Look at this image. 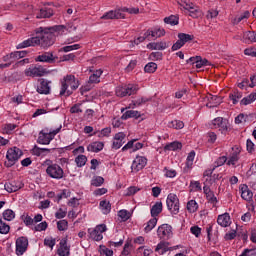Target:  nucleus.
<instances>
[{
	"label": "nucleus",
	"mask_w": 256,
	"mask_h": 256,
	"mask_svg": "<svg viewBox=\"0 0 256 256\" xmlns=\"http://www.w3.org/2000/svg\"><path fill=\"white\" fill-rule=\"evenodd\" d=\"M36 36L24 40L17 45V49H25V47H35L41 45L43 49L51 47L55 43V34L49 28L39 27L35 30Z\"/></svg>",
	"instance_id": "f257e3e1"
},
{
	"label": "nucleus",
	"mask_w": 256,
	"mask_h": 256,
	"mask_svg": "<svg viewBox=\"0 0 256 256\" xmlns=\"http://www.w3.org/2000/svg\"><path fill=\"white\" fill-rule=\"evenodd\" d=\"M81 83H79V79L75 78V75H66L61 80V90H60V96L61 97H70V95H73V91H77L79 89V86Z\"/></svg>",
	"instance_id": "f03ea898"
},
{
	"label": "nucleus",
	"mask_w": 256,
	"mask_h": 256,
	"mask_svg": "<svg viewBox=\"0 0 256 256\" xmlns=\"http://www.w3.org/2000/svg\"><path fill=\"white\" fill-rule=\"evenodd\" d=\"M61 129H63L61 124L55 130H49V128L43 129L39 132L37 143L40 145H49V143L55 139V135L61 132Z\"/></svg>",
	"instance_id": "7ed1b4c3"
},
{
	"label": "nucleus",
	"mask_w": 256,
	"mask_h": 256,
	"mask_svg": "<svg viewBox=\"0 0 256 256\" xmlns=\"http://www.w3.org/2000/svg\"><path fill=\"white\" fill-rule=\"evenodd\" d=\"M45 163L48 165L46 173L51 177V179L59 180L65 177V171H63V168H61L59 164H52L51 160H46Z\"/></svg>",
	"instance_id": "20e7f679"
},
{
	"label": "nucleus",
	"mask_w": 256,
	"mask_h": 256,
	"mask_svg": "<svg viewBox=\"0 0 256 256\" xmlns=\"http://www.w3.org/2000/svg\"><path fill=\"white\" fill-rule=\"evenodd\" d=\"M23 155V151L17 147H13L8 149L6 154L7 161L4 162L5 167H13L15 163L21 159V156Z\"/></svg>",
	"instance_id": "39448f33"
},
{
	"label": "nucleus",
	"mask_w": 256,
	"mask_h": 256,
	"mask_svg": "<svg viewBox=\"0 0 256 256\" xmlns=\"http://www.w3.org/2000/svg\"><path fill=\"white\" fill-rule=\"evenodd\" d=\"M137 91H139V86L128 84L126 86H118L116 88V95L117 97H127V95L131 96L137 94Z\"/></svg>",
	"instance_id": "423d86ee"
},
{
	"label": "nucleus",
	"mask_w": 256,
	"mask_h": 256,
	"mask_svg": "<svg viewBox=\"0 0 256 256\" xmlns=\"http://www.w3.org/2000/svg\"><path fill=\"white\" fill-rule=\"evenodd\" d=\"M107 231V226L104 224H100L96 226L95 228H89L88 233L90 239H93V241H101L103 239V233Z\"/></svg>",
	"instance_id": "0eeeda50"
},
{
	"label": "nucleus",
	"mask_w": 256,
	"mask_h": 256,
	"mask_svg": "<svg viewBox=\"0 0 256 256\" xmlns=\"http://www.w3.org/2000/svg\"><path fill=\"white\" fill-rule=\"evenodd\" d=\"M173 228L169 224H162L157 229V235L159 239L167 241L173 237Z\"/></svg>",
	"instance_id": "6e6552de"
},
{
	"label": "nucleus",
	"mask_w": 256,
	"mask_h": 256,
	"mask_svg": "<svg viewBox=\"0 0 256 256\" xmlns=\"http://www.w3.org/2000/svg\"><path fill=\"white\" fill-rule=\"evenodd\" d=\"M167 207L173 215L179 213V198L175 194H169L166 200Z\"/></svg>",
	"instance_id": "1a4fd4ad"
},
{
	"label": "nucleus",
	"mask_w": 256,
	"mask_h": 256,
	"mask_svg": "<svg viewBox=\"0 0 256 256\" xmlns=\"http://www.w3.org/2000/svg\"><path fill=\"white\" fill-rule=\"evenodd\" d=\"M29 247V240L25 236H21L16 240V255L21 256Z\"/></svg>",
	"instance_id": "9d476101"
},
{
	"label": "nucleus",
	"mask_w": 256,
	"mask_h": 256,
	"mask_svg": "<svg viewBox=\"0 0 256 256\" xmlns=\"http://www.w3.org/2000/svg\"><path fill=\"white\" fill-rule=\"evenodd\" d=\"M212 125L215 129H219L221 133H227L229 131V121L227 119H223L222 117L215 118L212 121Z\"/></svg>",
	"instance_id": "9b49d317"
},
{
	"label": "nucleus",
	"mask_w": 256,
	"mask_h": 256,
	"mask_svg": "<svg viewBox=\"0 0 256 256\" xmlns=\"http://www.w3.org/2000/svg\"><path fill=\"white\" fill-rule=\"evenodd\" d=\"M147 165V158L143 156H136L134 161L132 162L131 169L134 173H139L142 169H145Z\"/></svg>",
	"instance_id": "f8f14e48"
},
{
	"label": "nucleus",
	"mask_w": 256,
	"mask_h": 256,
	"mask_svg": "<svg viewBox=\"0 0 256 256\" xmlns=\"http://www.w3.org/2000/svg\"><path fill=\"white\" fill-rule=\"evenodd\" d=\"M127 135L125 132H118L114 135L112 149H121L125 145V138Z\"/></svg>",
	"instance_id": "ddd939ff"
},
{
	"label": "nucleus",
	"mask_w": 256,
	"mask_h": 256,
	"mask_svg": "<svg viewBox=\"0 0 256 256\" xmlns=\"http://www.w3.org/2000/svg\"><path fill=\"white\" fill-rule=\"evenodd\" d=\"M47 71L42 66L28 68L25 70L26 77H43Z\"/></svg>",
	"instance_id": "4468645a"
},
{
	"label": "nucleus",
	"mask_w": 256,
	"mask_h": 256,
	"mask_svg": "<svg viewBox=\"0 0 256 256\" xmlns=\"http://www.w3.org/2000/svg\"><path fill=\"white\" fill-rule=\"evenodd\" d=\"M23 187L24 184L21 180H14L4 185V188L8 193H15L16 191H19V189H23Z\"/></svg>",
	"instance_id": "2eb2a0df"
},
{
	"label": "nucleus",
	"mask_w": 256,
	"mask_h": 256,
	"mask_svg": "<svg viewBox=\"0 0 256 256\" xmlns=\"http://www.w3.org/2000/svg\"><path fill=\"white\" fill-rule=\"evenodd\" d=\"M101 19H125V14L122 9L111 10L106 12Z\"/></svg>",
	"instance_id": "dca6fc26"
},
{
	"label": "nucleus",
	"mask_w": 256,
	"mask_h": 256,
	"mask_svg": "<svg viewBox=\"0 0 256 256\" xmlns=\"http://www.w3.org/2000/svg\"><path fill=\"white\" fill-rule=\"evenodd\" d=\"M35 61L40 63H55V56H53V52H44L37 56Z\"/></svg>",
	"instance_id": "f3484780"
},
{
	"label": "nucleus",
	"mask_w": 256,
	"mask_h": 256,
	"mask_svg": "<svg viewBox=\"0 0 256 256\" xmlns=\"http://www.w3.org/2000/svg\"><path fill=\"white\" fill-rule=\"evenodd\" d=\"M183 9L189 12L190 17L197 19L199 17V7L192 2L184 3Z\"/></svg>",
	"instance_id": "a211bd4d"
},
{
	"label": "nucleus",
	"mask_w": 256,
	"mask_h": 256,
	"mask_svg": "<svg viewBox=\"0 0 256 256\" xmlns=\"http://www.w3.org/2000/svg\"><path fill=\"white\" fill-rule=\"evenodd\" d=\"M241 197L244 201H251L253 199V192L249 189L246 184H241L239 187Z\"/></svg>",
	"instance_id": "6ab92c4d"
},
{
	"label": "nucleus",
	"mask_w": 256,
	"mask_h": 256,
	"mask_svg": "<svg viewBox=\"0 0 256 256\" xmlns=\"http://www.w3.org/2000/svg\"><path fill=\"white\" fill-rule=\"evenodd\" d=\"M170 43L168 42H151L147 45V49H152L156 51H163L169 47Z\"/></svg>",
	"instance_id": "aec40b11"
},
{
	"label": "nucleus",
	"mask_w": 256,
	"mask_h": 256,
	"mask_svg": "<svg viewBox=\"0 0 256 256\" xmlns=\"http://www.w3.org/2000/svg\"><path fill=\"white\" fill-rule=\"evenodd\" d=\"M37 92L40 93V95H49L51 93V87L49 86V81L42 80L37 87Z\"/></svg>",
	"instance_id": "412c9836"
},
{
	"label": "nucleus",
	"mask_w": 256,
	"mask_h": 256,
	"mask_svg": "<svg viewBox=\"0 0 256 256\" xmlns=\"http://www.w3.org/2000/svg\"><path fill=\"white\" fill-rule=\"evenodd\" d=\"M217 223L220 227H229L231 225V216L229 213H224L218 216Z\"/></svg>",
	"instance_id": "4be33fe9"
},
{
	"label": "nucleus",
	"mask_w": 256,
	"mask_h": 256,
	"mask_svg": "<svg viewBox=\"0 0 256 256\" xmlns=\"http://www.w3.org/2000/svg\"><path fill=\"white\" fill-rule=\"evenodd\" d=\"M59 256H69V246H67V239H62L60 241V247L57 251Z\"/></svg>",
	"instance_id": "5701e85b"
},
{
	"label": "nucleus",
	"mask_w": 256,
	"mask_h": 256,
	"mask_svg": "<svg viewBox=\"0 0 256 256\" xmlns=\"http://www.w3.org/2000/svg\"><path fill=\"white\" fill-rule=\"evenodd\" d=\"M103 147H105L103 142H93L87 146V151H90L91 153H99V151H103Z\"/></svg>",
	"instance_id": "b1692460"
},
{
	"label": "nucleus",
	"mask_w": 256,
	"mask_h": 256,
	"mask_svg": "<svg viewBox=\"0 0 256 256\" xmlns=\"http://www.w3.org/2000/svg\"><path fill=\"white\" fill-rule=\"evenodd\" d=\"M139 117H141V112L136 110H128L121 116V119L123 121H127V119H139Z\"/></svg>",
	"instance_id": "393cba45"
},
{
	"label": "nucleus",
	"mask_w": 256,
	"mask_h": 256,
	"mask_svg": "<svg viewBox=\"0 0 256 256\" xmlns=\"http://www.w3.org/2000/svg\"><path fill=\"white\" fill-rule=\"evenodd\" d=\"M49 17H53V9L51 8H42L37 14V19H49Z\"/></svg>",
	"instance_id": "a878e982"
},
{
	"label": "nucleus",
	"mask_w": 256,
	"mask_h": 256,
	"mask_svg": "<svg viewBox=\"0 0 256 256\" xmlns=\"http://www.w3.org/2000/svg\"><path fill=\"white\" fill-rule=\"evenodd\" d=\"M244 43H256V32L255 31H246L243 33Z\"/></svg>",
	"instance_id": "bb28decb"
},
{
	"label": "nucleus",
	"mask_w": 256,
	"mask_h": 256,
	"mask_svg": "<svg viewBox=\"0 0 256 256\" xmlns=\"http://www.w3.org/2000/svg\"><path fill=\"white\" fill-rule=\"evenodd\" d=\"M163 211V203L161 202H156L151 210L150 213L152 215L153 218H157L159 214H161V212Z\"/></svg>",
	"instance_id": "cd10ccee"
},
{
	"label": "nucleus",
	"mask_w": 256,
	"mask_h": 256,
	"mask_svg": "<svg viewBox=\"0 0 256 256\" xmlns=\"http://www.w3.org/2000/svg\"><path fill=\"white\" fill-rule=\"evenodd\" d=\"M48 29L53 33V35H55V33H58V35H63L64 31H71L69 30V26L66 25H56L49 27Z\"/></svg>",
	"instance_id": "c85d7f7f"
},
{
	"label": "nucleus",
	"mask_w": 256,
	"mask_h": 256,
	"mask_svg": "<svg viewBox=\"0 0 256 256\" xmlns=\"http://www.w3.org/2000/svg\"><path fill=\"white\" fill-rule=\"evenodd\" d=\"M167 251H170L169 243L167 242H160L155 248V252L158 253V255H165Z\"/></svg>",
	"instance_id": "c756f323"
},
{
	"label": "nucleus",
	"mask_w": 256,
	"mask_h": 256,
	"mask_svg": "<svg viewBox=\"0 0 256 256\" xmlns=\"http://www.w3.org/2000/svg\"><path fill=\"white\" fill-rule=\"evenodd\" d=\"M251 119H253V114H239L236 118H235V123L236 125H240V123H247L249 121H251Z\"/></svg>",
	"instance_id": "7c9ffc66"
},
{
	"label": "nucleus",
	"mask_w": 256,
	"mask_h": 256,
	"mask_svg": "<svg viewBox=\"0 0 256 256\" xmlns=\"http://www.w3.org/2000/svg\"><path fill=\"white\" fill-rule=\"evenodd\" d=\"M101 75H103V70L99 69L94 71L90 77L88 83H100Z\"/></svg>",
	"instance_id": "2f4dec72"
},
{
	"label": "nucleus",
	"mask_w": 256,
	"mask_h": 256,
	"mask_svg": "<svg viewBox=\"0 0 256 256\" xmlns=\"http://www.w3.org/2000/svg\"><path fill=\"white\" fill-rule=\"evenodd\" d=\"M195 36L191 34L179 33L178 34V41L185 45V43H189V41H193Z\"/></svg>",
	"instance_id": "473e14b6"
},
{
	"label": "nucleus",
	"mask_w": 256,
	"mask_h": 256,
	"mask_svg": "<svg viewBox=\"0 0 256 256\" xmlns=\"http://www.w3.org/2000/svg\"><path fill=\"white\" fill-rule=\"evenodd\" d=\"M157 218H152L150 219L147 223L146 226L144 227V231L145 233H150V231H153V229H155V227L157 226Z\"/></svg>",
	"instance_id": "72a5a7b5"
},
{
	"label": "nucleus",
	"mask_w": 256,
	"mask_h": 256,
	"mask_svg": "<svg viewBox=\"0 0 256 256\" xmlns=\"http://www.w3.org/2000/svg\"><path fill=\"white\" fill-rule=\"evenodd\" d=\"M100 209L104 215H108V213H111V203L107 200L100 201Z\"/></svg>",
	"instance_id": "f704fd0d"
},
{
	"label": "nucleus",
	"mask_w": 256,
	"mask_h": 256,
	"mask_svg": "<svg viewBox=\"0 0 256 256\" xmlns=\"http://www.w3.org/2000/svg\"><path fill=\"white\" fill-rule=\"evenodd\" d=\"M253 101H256V92H253L250 95H248L247 97H244L240 101V105H251V103H253Z\"/></svg>",
	"instance_id": "c9c22d12"
},
{
	"label": "nucleus",
	"mask_w": 256,
	"mask_h": 256,
	"mask_svg": "<svg viewBox=\"0 0 256 256\" xmlns=\"http://www.w3.org/2000/svg\"><path fill=\"white\" fill-rule=\"evenodd\" d=\"M199 210V204L195 200H190L187 203V211L190 213H197Z\"/></svg>",
	"instance_id": "e433bc0d"
},
{
	"label": "nucleus",
	"mask_w": 256,
	"mask_h": 256,
	"mask_svg": "<svg viewBox=\"0 0 256 256\" xmlns=\"http://www.w3.org/2000/svg\"><path fill=\"white\" fill-rule=\"evenodd\" d=\"M181 147H183L181 142H172L164 147V151H177V149H181Z\"/></svg>",
	"instance_id": "4c0bfd02"
},
{
	"label": "nucleus",
	"mask_w": 256,
	"mask_h": 256,
	"mask_svg": "<svg viewBox=\"0 0 256 256\" xmlns=\"http://www.w3.org/2000/svg\"><path fill=\"white\" fill-rule=\"evenodd\" d=\"M243 97V93L239 91H234L232 94L229 95V99L233 102V105H237L239 103V99Z\"/></svg>",
	"instance_id": "58836bf2"
},
{
	"label": "nucleus",
	"mask_w": 256,
	"mask_h": 256,
	"mask_svg": "<svg viewBox=\"0 0 256 256\" xmlns=\"http://www.w3.org/2000/svg\"><path fill=\"white\" fill-rule=\"evenodd\" d=\"M75 163H76L77 167H85V165L87 163V156H85V155H78L75 158Z\"/></svg>",
	"instance_id": "ea45409f"
},
{
	"label": "nucleus",
	"mask_w": 256,
	"mask_h": 256,
	"mask_svg": "<svg viewBox=\"0 0 256 256\" xmlns=\"http://www.w3.org/2000/svg\"><path fill=\"white\" fill-rule=\"evenodd\" d=\"M164 23H167V25H179V17L171 15L164 18Z\"/></svg>",
	"instance_id": "a19ab883"
},
{
	"label": "nucleus",
	"mask_w": 256,
	"mask_h": 256,
	"mask_svg": "<svg viewBox=\"0 0 256 256\" xmlns=\"http://www.w3.org/2000/svg\"><path fill=\"white\" fill-rule=\"evenodd\" d=\"M168 127H172V129H183L185 124L181 120H173L169 122Z\"/></svg>",
	"instance_id": "79ce46f5"
},
{
	"label": "nucleus",
	"mask_w": 256,
	"mask_h": 256,
	"mask_svg": "<svg viewBox=\"0 0 256 256\" xmlns=\"http://www.w3.org/2000/svg\"><path fill=\"white\" fill-rule=\"evenodd\" d=\"M9 231H11V227L3 222V220L0 218V233L1 235H7V233H9Z\"/></svg>",
	"instance_id": "37998d69"
},
{
	"label": "nucleus",
	"mask_w": 256,
	"mask_h": 256,
	"mask_svg": "<svg viewBox=\"0 0 256 256\" xmlns=\"http://www.w3.org/2000/svg\"><path fill=\"white\" fill-rule=\"evenodd\" d=\"M145 73H155L157 71V63L155 62H150L145 65L144 67Z\"/></svg>",
	"instance_id": "c03bdc74"
},
{
	"label": "nucleus",
	"mask_w": 256,
	"mask_h": 256,
	"mask_svg": "<svg viewBox=\"0 0 256 256\" xmlns=\"http://www.w3.org/2000/svg\"><path fill=\"white\" fill-rule=\"evenodd\" d=\"M77 49H81L80 44H73L70 46H64L60 49V51H63L64 53H69V51H77Z\"/></svg>",
	"instance_id": "a18cd8bd"
},
{
	"label": "nucleus",
	"mask_w": 256,
	"mask_h": 256,
	"mask_svg": "<svg viewBox=\"0 0 256 256\" xmlns=\"http://www.w3.org/2000/svg\"><path fill=\"white\" fill-rule=\"evenodd\" d=\"M3 217L6 221H13V219H15V212L11 209H7L3 212Z\"/></svg>",
	"instance_id": "49530a36"
},
{
	"label": "nucleus",
	"mask_w": 256,
	"mask_h": 256,
	"mask_svg": "<svg viewBox=\"0 0 256 256\" xmlns=\"http://www.w3.org/2000/svg\"><path fill=\"white\" fill-rule=\"evenodd\" d=\"M69 228V222L67 220H60L57 222L58 231H67Z\"/></svg>",
	"instance_id": "de8ad7c7"
},
{
	"label": "nucleus",
	"mask_w": 256,
	"mask_h": 256,
	"mask_svg": "<svg viewBox=\"0 0 256 256\" xmlns=\"http://www.w3.org/2000/svg\"><path fill=\"white\" fill-rule=\"evenodd\" d=\"M103 183H105V179L101 176H97L91 181V185H93V187H101Z\"/></svg>",
	"instance_id": "09e8293b"
},
{
	"label": "nucleus",
	"mask_w": 256,
	"mask_h": 256,
	"mask_svg": "<svg viewBox=\"0 0 256 256\" xmlns=\"http://www.w3.org/2000/svg\"><path fill=\"white\" fill-rule=\"evenodd\" d=\"M207 65H210L209 60L203 59L200 56V59H198V61H196L195 67H196V69H201V67H207Z\"/></svg>",
	"instance_id": "8fccbe9b"
},
{
	"label": "nucleus",
	"mask_w": 256,
	"mask_h": 256,
	"mask_svg": "<svg viewBox=\"0 0 256 256\" xmlns=\"http://www.w3.org/2000/svg\"><path fill=\"white\" fill-rule=\"evenodd\" d=\"M238 161H239V152H235L231 155V157L227 161V165H236Z\"/></svg>",
	"instance_id": "3c124183"
},
{
	"label": "nucleus",
	"mask_w": 256,
	"mask_h": 256,
	"mask_svg": "<svg viewBox=\"0 0 256 256\" xmlns=\"http://www.w3.org/2000/svg\"><path fill=\"white\" fill-rule=\"evenodd\" d=\"M148 101H151V98L141 97L134 101L133 105L134 107H139L141 105H145V103H148Z\"/></svg>",
	"instance_id": "603ef678"
},
{
	"label": "nucleus",
	"mask_w": 256,
	"mask_h": 256,
	"mask_svg": "<svg viewBox=\"0 0 256 256\" xmlns=\"http://www.w3.org/2000/svg\"><path fill=\"white\" fill-rule=\"evenodd\" d=\"M225 163H227V156H221V157H219V158L214 162V169H216V167H221V166L225 165Z\"/></svg>",
	"instance_id": "864d4df0"
},
{
	"label": "nucleus",
	"mask_w": 256,
	"mask_h": 256,
	"mask_svg": "<svg viewBox=\"0 0 256 256\" xmlns=\"http://www.w3.org/2000/svg\"><path fill=\"white\" fill-rule=\"evenodd\" d=\"M27 55L26 51H17L10 54V59H23Z\"/></svg>",
	"instance_id": "5fc2aeb1"
},
{
	"label": "nucleus",
	"mask_w": 256,
	"mask_h": 256,
	"mask_svg": "<svg viewBox=\"0 0 256 256\" xmlns=\"http://www.w3.org/2000/svg\"><path fill=\"white\" fill-rule=\"evenodd\" d=\"M56 244V240L53 237H47L44 239V245L46 247H50V249H53V246Z\"/></svg>",
	"instance_id": "6e6d98bb"
},
{
	"label": "nucleus",
	"mask_w": 256,
	"mask_h": 256,
	"mask_svg": "<svg viewBox=\"0 0 256 256\" xmlns=\"http://www.w3.org/2000/svg\"><path fill=\"white\" fill-rule=\"evenodd\" d=\"M208 203H211L212 205L216 206L218 203L217 197L215 196V193L212 192L206 196Z\"/></svg>",
	"instance_id": "4d7b16f0"
},
{
	"label": "nucleus",
	"mask_w": 256,
	"mask_h": 256,
	"mask_svg": "<svg viewBox=\"0 0 256 256\" xmlns=\"http://www.w3.org/2000/svg\"><path fill=\"white\" fill-rule=\"evenodd\" d=\"M15 129H17V125H15V124H5L4 125V132L7 135H11V132L15 131Z\"/></svg>",
	"instance_id": "13d9d810"
},
{
	"label": "nucleus",
	"mask_w": 256,
	"mask_h": 256,
	"mask_svg": "<svg viewBox=\"0 0 256 256\" xmlns=\"http://www.w3.org/2000/svg\"><path fill=\"white\" fill-rule=\"evenodd\" d=\"M163 35H165V30L163 29L151 30V37H155L157 39L159 37H163Z\"/></svg>",
	"instance_id": "bf43d9fd"
},
{
	"label": "nucleus",
	"mask_w": 256,
	"mask_h": 256,
	"mask_svg": "<svg viewBox=\"0 0 256 256\" xmlns=\"http://www.w3.org/2000/svg\"><path fill=\"white\" fill-rule=\"evenodd\" d=\"M239 89H247V87H251V82L249 79L244 78L240 83H238Z\"/></svg>",
	"instance_id": "052dcab7"
},
{
	"label": "nucleus",
	"mask_w": 256,
	"mask_h": 256,
	"mask_svg": "<svg viewBox=\"0 0 256 256\" xmlns=\"http://www.w3.org/2000/svg\"><path fill=\"white\" fill-rule=\"evenodd\" d=\"M100 253H101V255L113 256V250H111L105 246H100Z\"/></svg>",
	"instance_id": "680f3d73"
},
{
	"label": "nucleus",
	"mask_w": 256,
	"mask_h": 256,
	"mask_svg": "<svg viewBox=\"0 0 256 256\" xmlns=\"http://www.w3.org/2000/svg\"><path fill=\"white\" fill-rule=\"evenodd\" d=\"M70 113H83V109H81V103L74 104L70 108Z\"/></svg>",
	"instance_id": "e2e57ef3"
},
{
	"label": "nucleus",
	"mask_w": 256,
	"mask_h": 256,
	"mask_svg": "<svg viewBox=\"0 0 256 256\" xmlns=\"http://www.w3.org/2000/svg\"><path fill=\"white\" fill-rule=\"evenodd\" d=\"M219 15V11H217L216 9H210L207 12V19H215V17H217Z\"/></svg>",
	"instance_id": "0e129e2a"
},
{
	"label": "nucleus",
	"mask_w": 256,
	"mask_h": 256,
	"mask_svg": "<svg viewBox=\"0 0 256 256\" xmlns=\"http://www.w3.org/2000/svg\"><path fill=\"white\" fill-rule=\"evenodd\" d=\"M190 187H192V191H202L201 183L199 181H191Z\"/></svg>",
	"instance_id": "69168bd1"
},
{
	"label": "nucleus",
	"mask_w": 256,
	"mask_h": 256,
	"mask_svg": "<svg viewBox=\"0 0 256 256\" xmlns=\"http://www.w3.org/2000/svg\"><path fill=\"white\" fill-rule=\"evenodd\" d=\"M48 227V224L44 221V222H41L40 224L36 225L34 227V230L35 231H45Z\"/></svg>",
	"instance_id": "338daca9"
},
{
	"label": "nucleus",
	"mask_w": 256,
	"mask_h": 256,
	"mask_svg": "<svg viewBox=\"0 0 256 256\" xmlns=\"http://www.w3.org/2000/svg\"><path fill=\"white\" fill-rule=\"evenodd\" d=\"M244 54H246L250 57H256V49L255 48H246L244 50Z\"/></svg>",
	"instance_id": "774afa93"
}]
</instances>
